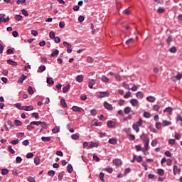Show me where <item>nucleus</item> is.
I'll return each mask as SVG.
<instances>
[{"label":"nucleus","mask_w":182,"mask_h":182,"mask_svg":"<svg viewBox=\"0 0 182 182\" xmlns=\"http://www.w3.org/2000/svg\"><path fill=\"white\" fill-rule=\"evenodd\" d=\"M141 139L142 141L144 142V148H143V153L146 156L147 150H149V143H150V139H149V136L147 135L143 134L140 136Z\"/></svg>","instance_id":"f257e3e1"},{"label":"nucleus","mask_w":182,"mask_h":182,"mask_svg":"<svg viewBox=\"0 0 182 182\" xmlns=\"http://www.w3.org/2000/svg\"><path fill=\"white\" fill-rule=\"evenodd\" d=\"M100 95H97V97L99 99H103V97H108L110 96V93L109 92H100Z\"/></svg>","instance_id":"f03ea898"},{"label":"nucleus","mask_w":182,"mask_h":182,"mask_svg":"<svg viewBox=\"0 0 182 182\" xmlns=\"http://www.w3.org/2000/svg\"><path fill=\"white\" fill-rule=\"evenodd\" d=\"M64 46H68L67 52L68 53H72V44L68 43V41L63 42Z\"/></svg>","instance_id":"7ed1b4c3"},{"label":"nucleus","mask_w":182,"mask_h":182,"mask_svg":"<svg viewBox=\"0 0 182 182\" xmlns=\"http://www.w3.org/2000/svg\"><path fill=\"white\" fill-rule=\"evenodd\" d=\"M104 107H105L107 110H113V106L107 102H104Z\"/></svg>","instance_id":"20e7f679"},{"label":"nucleus","mask_w":182,"mask_h":182,"mask_svg":"<svg viewBox=\"0 0 182 182\" xmlns=\"http://www.w3.org/2000/svg\"><path fill=\"white\" fill-rule=\"evenodd\" d=\"M28 77L25 74H22L21 77H20L18 80V83H21L22 85L23 83V80Z\"/></svg>","instance_id":"39448f33"},{"label":"nucleus","mask_w":182,"mask_h":182,"mask_svg":"<svg viewBox=\"0 0 182 182\" xmlns=\"http://www.w3.org/2000/svg\"><path fill=\"white\" fill-rule=\"evenodd\" d=\"M88 147L90 149H93V147H99V143L98 142H93V141H91L89 145H88Z\"/></svg>","instance_id":"423d86ee"},{"label":"nucleus","mask_w":182,"mask_h":182,"mask_svg":"<svg viewBox=\"0 0 182 182\" xmlns=\"http://www.w3.org/2000/svg\"><path fill=\"white\" fill-rule=\"evenodd\" d=\"M23 110H25L26 112H29L31 110H33V106H23Z\"/></svg>","instance_id":"0eeeda50"},{"label":"nucleus","mask_w":182,"mask_h":182,"mask_svg":"<svg viewBox=\"0 0 182 182\" xmlns=\"http://www.w3.org/2000/svg\"><path fill=\"white\" fill-rule=\"evenodd\" d=\"M173 171L174 176H176L177 173H180V168H178V166H177V165L173 166Z\"/></svg>","instance_id":"6e6552de"},{"label":"nucleus","mask_w":182,"mask_h":182,"mask_svg":"<svg viewBox=\"0 0 182 182\" xmlns=\"http://www.w3.org/2000/svg\"><path fill=\"white\" fill-rule=\"evenodd\" d=\"M7 63H9V65H11V66H17L18 65V63L9 59L7 60Z\"/></svg>","instance_id":"1a4fd4ad"},{"label":"nucleus","mask_w":182,"mask_h":182,"mask_svg":"<svg viewBox=\"0 0 182 182\" xmlns=\"http://www.w3.org/2000/svg\"><path fill=\"white\" fill-rule=\"evenodd\" d=\"M146 100L148 102H150L151 103H154V102H156V97L153 96H149L146 97Z\"/></svg>","instance_id":"9d476101"},{"label":"nucleus","mask_w":182,"mask_h":182,"mask_svg":"<svg viewBox=\"0 0 182 182\" xmlns=\"http://www.w3.org/2000/svg\"><path fill=\"white\" fill-rule=\"evenodd\" d=\"M108 143L109 144H117V139L114 138L109 139Z\"/></svg>","instance_id":"9b49d317"},{"label":"nucleus","mask_w":182,"mask_h":182,"mask_svg":"<svg viewBox=\"0 0 182 182\" xmlns=\"http://www.w3.org/2000/svg\"><path fill=\"white\" fill-rule=\"evenodd\" d=\"M69 89H70V85L68 84L63 88V93H68V92H69Z\"/></svg>","instance_id":"f8f14e48"},{"label":"nucleus","mask_w":182,"mask_h":182,"mask_svg":"<svg viewBox=\"0 0 182 182\" xmlns=\"http://www.w3.org/2000/svg\"><path fill=\"white\" fill-rule=\"evenodd\" d=\"M45 70H46V67L45 65H42L38 68V73H42V72H45Z\"/></svg>","instance_id":"ddd939ff"},{"label":"nucleus","mask_w":182,"mask_h":182,"mask_svg":"<svg viewBox=\"0 0 182 182\" xmlns=\"http://www.w3.org/2000/svg\"><path fill=\"white\" fill-rule=\"evenodd\" d=\"M113 163L115 166H120L122 164V160L116 159L113 161Z\"/></svg>","instance_id":"4468645a"},{"label":"nucleus","mask_w":182,"mask_h":182,"mask_svg":"<svg viewBox=\"0 0 182 182\" xmlns=\"http://www.w3.org/2000/svg\"><path fill=\"white\" fill-rule=\"evenodd\" d=\"M92 124L93 126H102L103 124L102 122H99L97 119H94L92 121Z\"/></svg>","instance_id":"2eb2a0df"},{"label":"nucleus","mask_w":182,"mask_h":182,"mask_svg":"<svg viewBox=\"0 0 182 182\" xmlns=\"http://www.w3.org/2000/svg\"><path fill=\"white\" fill-rule=\"evenodd\" d=\"M72 110H73V112H82V108H80L77 106H73L72 107Z\"/></svg>","instance_id":"dca6fc26"},{"label":"nucleus","mask_w":182,"mask_h":182,"mask_svg":"<svg viewBox=\"0 0 182 182\" xmlns=\"http://www.w3.org/2000/svg\"><path fill=\"white\" fill-rule=\"evenodd\" d=\"M107 124L110 129H113V127H114V122H113V121H108Z\"/></svg>","instance_id":"f3484780"},{"label":"nucleus","mask_w":182,"mask_h":182,"mask_svg":"<svg viewBox=\"0 0 182 182\" xmlns=\"http://www.w3.org/2000/svg\"><path fill=\"white\" fill-rule=\"evenodd\" d=\"M173 112V107H168L164 110V113H171Z\"/></svg>","instance_id":"a211bd4d"},{"label":"nucleus","mask_w":182,"mask_h":182,"mask_svg":"<svg viewBox=\"0 0 182 182\" xmlns=\"http://www.w3.org/2000/svg\"><path fill=\"white\" fill-rule=\"evenodd\" d=\"M96 83V81H95V80H91L90 82H89V87L90 89H93V85H95Z\"/></svg>","instance_id":"6ab92c4d"},{"label":"nucleus","mask_w":182,"mask_h":182,"mask_svg":"<svg viewBox=\"0 0 182 182\" xmlns=\"http://www.w3.org/2000/svg\"><path fill=\"white\" fill-rule=\"evenodd\" d=\"M47 83L48 85H55V81H53V79H52V77H48Z\"/></svg>","instance_id":"aec40b11"},{"label":"nucleus","mask_w":182,"mask_h":182,"mask_svg":"<svg viewBox=\"0 0 182 182\" xmlns=\"http://www.w3.org/2000/svg\"><path fill=\"white\" fill-rule=\"evenodd\" d=\"M76 80L77 82H79V83H82V82H83V75H77Z\"/></svg>","instance_id":"412c9836"},{"label":"nucleus","mask_w":182,"mask_h":182,"mask_svg":"<svg viewBox=\"0 0 182 182\" xmlns=\"http://www.w3.org/2000/svg\"><path fill=\"white\" fill-rule=\"evenodd\" d=\"M171 122L170 121H163L162 122V125L164 126V127H166V126H171Z\"/></svg>","instance_id":"4be33fe9"},{"label":"nucleus","mask_w":182,"mask_h":182,"mask_svg":"<svg viewBox=\"0 0 182 182\" xmlns=\"http://www.w3.org/2000/svg\"><path fill=\"white\" fill-rule=\"evenodd\" d=\"M67 171L68 173H72V171H73V166H72L71 164H68V166H67Z\"/></svg>","instance_id":"5701e85b"},{"label":"nucleus","mask_w":182,"mask_h":182,"mask_svg":"<svg viewBox=\"0 0 182 182\" xmlns=\"http://www.w3.org/2000/svg\"><path fill=\"white\" fill-rule=\"evenodd\" d=\"M59 55V50H55L50 55L51 58L58 56Z\"/></svg>","instance_id":"b1692460"},{"label":"nucleus","mask_w":182,"mask_h":182,"mask_svg":"<svg viewBox=\"0 0 182 182\" xmlns=\"http://www.w3.org/2000/svg\"><path fill=\"white\" fill-rule=\"evenodd\" d=\"M14 106L18 109V110H23V106H22V105L21 103H17L15 104Z\"/></svg>","instance_id":"393cba45"},{"label":"nucleus","mask_w":182,"mask_h":182,"mask_svg":"<svg viewBox=\"0 0 182 182\" xmlns=\"http://www.w3.org/2000/svg\"><path fill=\"white\" fill-rule=\"evenodd\" d=\"M157 174H159V176H164V169H157Z\"/></svg>","instance_id":"a878e982"},{"label":"nucleus","mask_w":182,"mask_h":182,"mask_svg":"<svg viewBox=\"0 0 182 182\" xmlns=\"http://www.w3.org/2000/svg\"><path fill=\"white\" fill-rule=\"evenodd\" d=\"M60 130V127H55L52 129V132L53 133L55 134V133H59Z\"/></svg>","instance_id":"bb28decb"},{"label":"nucleus","mask_w":182,"mask_h":182,"mask_svg":"<svg viewBox=\"0 0 182 182\" xmlns=\"http://www.w3.org/2000/svg\"><path fill=\"white\" fill-rule=\"evenodd\" d=\"M28 92L29 93V95H33L35 93V92L33 91V88H32V86H28Z\"/></svg>","instance_id":"cd10ccee"},{"label":"nucleus","mask_w":182,"mask_h":182,"mask_svg":"<svg viewBox=\"0 0 182 182\" xmlns=\"http://www.w3.org/2000/svg\"><path fill=\"white\" fill-rule=\"evenodd\" d=\"M50 136H42L41 140L43 141H50Z\"/></svg>","instance_id":"c85d7f7f"},{"label":"nucleus","mask_w":182,"mask_h":182,"mask_svg":"<svg viewBox=\"0 0 182 182\" xmlns=\"http://www.w3.org/2000/svg\"><path fill=\"white\" fill-rule=\"evenodd\" d=\"M8 173H9V170H8L7 168H3L1 170L2 176H6V174H8Z\"/></svg>","instance_id":"c756f323"},{"label":"nucleus","mask_w":182,"mask_h":182,"mask_svg":"<svg viewBox=\"0 0 182 182\" xmlns=\"http://www.w3.org/2000/svg\"><path fill=\"white\" fill-rule=\"evenodd\" d=\"M31 125L41 126V121H33L31 122Z\"/></svg>","instance_id":"7c9ffc66"},{"label":"nucleus","mask_w":182,"mask_h":182,"mask_svg":"<svg viewBox=\"0 0 182 182\" xmlns=\"http://www.w3.org/2000/svg\"><path fill=\"white\" fill-rule=\"evenodd\" d=\"M34 163H35V164H36V166H38L39 164V163H41V159L39 158V156H36L34 159Z\"/></svg>","instance_id":"2f4dec72"},{"label":"nucleus","mask_w":182,"mask_h":182,"mask_svg":"<svg viewBox=\"0 0 182 182\" xmlns=\"http://www.w3.org/2000/svg\"><path fill=\"white\" fill-rule=\"evenodd\" d=\"M32 117H35L36 120L39 119V113L38 112H34L31 114Z\"/></svg>","instance_id":"473e14b6"},{"label":"nucleus","mask_w":182,"mask_h":182,"mask_svg":"<svg viewBox=\"0 0 182 182\" xmlns=\"http://www.w3.org/2000/svg\"><path fill=\"white\" fill-rule=\"evenodd\" d=\"M60 103H61L63 107H65V108L68 107V105L66 104V101L65 100V99H62L60 100Z\"/></svg>","instance_id":"72a5a7b5"},{"label":"nucleus","mask_w":182,"mask_h":182,"mask_svg":"<svg viewBox=\"0 0 182 182\" xmlns=\"http://www.w3.org/2000/svg\"><path fill=\"white\" fill-rule=\"evenodd\" d=\"M169 52H171V53H176V52H177V48H176V46H173L169 49Z\"/></svg>","instance_id":"f704fd0d"},{"label":"nucleus","mask_w":182,"mask_h":182,"mask_svg":"<svg viewBox=\"0 0 182 182\" xmlns=\"http://www.w3.org/2000/svg\"><path fill=\"white\" fill-rule=\"evenodd\" d=\"M7 149L9 153H11V154H15V150L12 149V146L9 145Z\"/></svg>","instance_id":"c9c22d12"},{"label":"nucleus","mask_w":182,"mask_h":182,"mask_svg":"<svg viewBox=\"0 0 182 182\" xmlns=\"http://www.w3.org/2000/svg\"><path fill=\"white\" fill-rule=\"evenodd\" d=\"M130 103L132 105V106H137V100L132 99L131 100Z\"/></svg>","instance_id":"e433bc0d"},{"label":"nucleus","mask_w":182,"mask_h":182,"mask_svg":"<svg viewBox=\"0 0 182 182\" xmlns=\"http://www.w3.org/2000/svg\"><path fill=\"white\" fill-rule=\"evenodd\" d=\"M71 139H73V140H77V139H79V134H74L71 135Z\"/></svg>","instance_id":"4c0bfd02"},{"label":"nucleus","mask_w":182,"mask_h":182,"mask_svg":"<svg viewBox=\"0 0 182 182\" xmlns=\"http://www.w3.org/2000/svg\"><path fill=\"white\" fill-rule=\"evenodd\" d=\"M137 97H138V99H143V97H144V94H143V92H138Z\"/></svg>","instance_id":"58836bf2"},{"label":"nucleus","mask_w":182,"mask_h":182,"mask_svg":"<svg viewBox=\"0 0 182 182\" xmlns=\"http://www.w3.org/2000/svg\"><path fill=\"white\" fill-rule=\"evenodd\" d=\"M102 82L107 83V82H109V78L107 77H106V75H102Z\"/></svg>","instance_id":"ea45409f"},{"label":"nucleus","mask_w":182,"mask_h":182,"mask_svg":"<svg viewBox=\"0 0 182 182\" xmlns=\"http://www.w3.org/2000/svg\"><path fill=\"white\" fill-rule=\"evenodd\" d=\"M40 126H41L43 129H47L48 124H46V122H41Z\"/></svg>","instance_id":"a19ab883"},{"label":"nucleus","mask_w":182,"mask_h":182,"mask_svg":"<svg viewBox=\"0 0 182 182\" xmlns=\"http://www.w3.org/2000/svg\"><path fill=\"white\" fill-rule=\"evenodd\" d=\"M11 144H13V146H16L18 143H19V139L12 140L10 141Z\"/></svg>","instance_id":"79ce46f5"},{"label":"nucleus","mask_w":182,"mask_h":182,"mask_svg":"<svg viewBox=\"0 0 182 182\" xmlns=\"http://www.w3.org/2000/svg\"><path fill=\"white\" fill-rule=\"evenodd\" d=\"M159 109L160 105H155L153 106V110H154L155 112H159Z\"/></svg>","instance_id":"37998d69"},{"label":"nucleus","mask_w":182,"mask_h":182,"mask_svg":"<svg viewBox=\"0 0 182 182\" xmlns=\"http://www.w3.org/2000/svg\"><path fill=\"white\" fill-rule=\"evenodd\" d=\"M134 42V39L133 38H129L126 41L127 45H130Z\"/></svg>","instance_id":"c03bdc74"},{"label":"nucleus","mask_w":182,"mask_h":182,"mask_svg":"<svg viewBox=\"0 0 182 182\" xmlns=\"http://www.w3.org/2000/svg\"><path fill=\"white\" fill-rule=\"evenodd\" d=\"M151 116L150 112H145L144 113V117H146V119H150Z\"/></svg>","instance_id":"a18cd8bd"},{"label":"nucleus","mask_w":182,"mask_h":182,"mask_svg":"<svg viewBox=\"0 0 182 182\" xmlns=\"http://www.w3.org/2000/svg\"><path fill=\"white\" fill-rule=\"evenodd\" d=\"M171 42H173V38H171V36H169L166 39V43H168V45H170Z\"/></svg>","instance_id":"49530a36"},{"label":"nucleus","mask_w":182,"mask_h":182,"mask_svg":"<svg viewBox=\"0 0 182 182\" xmlns=\"http://www.w3.org/2000/svg\"><path fill=\"white\" fill-rule=\"evenodd\" d=\"M87 61L88 62V63H93V62H95V60L93 59V58L89 56L87 58Z\"/></svg>","instance_id":"de8ad7c7"},{"label":"nucleus","mask_w":182,"mask_h":182,"mask_svg":"<svg viewBox=\"0 0 182 182\" xmlns=\"http://www.w3.org/2000/svg\"><path fill=\"white\" fill-rule=\"evenodd\" d=\"M130 110H131L130 107H125L124 112L125 114H129L130 113Z\"/></svg>","instance_id":"09e8293b"},{"label":"nucleus","mask_w":182,"mask_h":182,"mask_svg":"<svg viewBox=\"0 0 182 182\" xmlns=\"http://www.w3.org/2000/svg\"><path fill=\"white\" fill-rule=\"evenodd\" d=\"M114 77L116 80H118V82H120L122 80V77L119 74H115Z\"/></svg>","instance_id":"8fccbe9b"},{"label":"nucleus","mask_w":182,"mask_h":182,"mask_svg":"<svg viewBox=\"0 0 182 182\" xmlns=\"http://www.w3.org/2000/svg\"><path fill=\"white\" fill-rule=\"evenodd\" d=\"M14 124H16V126H22V122H21L18 119H16L14 121Z\"/></svg>","instance_id":"3c124183"},{"label":"nucleus","mask_w":182,"mask_h":182,"mask_svg":"<svg viewBox=\"0 0 182 182\" xmlns=\"http://www.w3.org/2000/svg\"><path fill=\"white\" fill-rule=\"evenodd\" d=\"M23 136H25V133L23 132H18L16 134V137H18V139L23 137Z\"/></svg>","instance_id":"603ef678"},{"label":"nucleus","mask_w":182,"mask_h":182,"mask_svg":"<svg viewBox=\"0 0 182 182\" xmlns=\"http://www.w3.org/2000/svg\"><path fill=\"white\" fill-rule=\"evenodd\" d=\"M176 122H181L182 124V117L180 114H177L176 116Z\"/></svg>","instance_id":"864d4df0"},{"label":"nucleus","mask_w":182,"mask_h":182,"mask_svg":"<svg viewBox=\"0 0 182 182\" xmlns=\"http://www.w3.org/2000/svg\"><path fill=\"white\" fill-rule=\"evenodd\" d=\"M21 12L23 15H24V16H29V14H28V11H26V9H22Z\"/></svg>","instance_id":"5fc2aeb1"},{"label":"nucleus","mask_w":182,"mask_h":182,"mask_svg":"<svg viewBox=\"0 0 182 182\" xmlns=\"http://www.w3.org/2000/svg\"><path fill=\"white\" fill-rule=\"evenodd\" d=\"M90 114L92 116H96L97 114V112H96V109H92L91 111H90Z\"/></svg>","instance_id":"6e6d98bb"},{"label":"nucleus","mask_w":182,"mask_h":182,"mask_svg":"<svg viewBox=\"0 0 182 182\" xmlns=\"http://www.w3.org/2000/svg\"><path fill=\"white\" fill-rule=\"evenodd\" d=\"M105 173H103L102 172H101L100 173V179L101 180V181H105Z\"/></svg>","instance_id":"4d7b16f0"},{"label":"nucleus","mask_w":182,"mask_h":182,"mask_svg":"<svg viewBox=\"0 0 182 182\" xmlns=\"http://www.w3.org/2000/svg\"><path fill=\"white\" fill-rule=\"evenodd\" d=\"M48 176H50L51 177H53L55 176V171L51 170L48 172Z\"/></svg>","instance_id":"13d9d810"},{"label":"nucleus","mask_w":182,"mask_h":182,"mask_svg":"<svg viewBox=\"0 0 182 182\" xmlns=\"http://www.w3.org/2000/svg\"><path fill=\"white\" fill-rule=\"evenodd\" d=\"M49 36H50V39H53L55 38V32L50 31L49 33Z\"/></svg>","instance_id":"bf43d9fd"},{"label":"nucleus","mask_w":182,"mask_h":182,"mask_svg":"<svg viewBox=\"0 0 182 182\" xmlns=\"http://www.w3.org/2000/svg\"><path fill=\"white\" fill-rule=\"evenodd\" d=\"M164 154L166 157H171V152H170V151H166Z\"/></svg>","instance_id":"052dcab7"},{"label":"nucleus","mask_w":182,"mask_h":182,"mask_svg":"<svg viewBox=\"0 0 182 182\" xmlns=\"http://www.w3.org/2000/svg\"><path fill=\"white\" fill-rule=\"evenodd\" d=\"M32 157H33V153L30 152V153L26 154V158L27 159H32Z\"/></svg>","instance_id":"680f3d73"},{"label":"nucleus","mask_w":182,"mask_h":182,"mask_svg":"<svg viewBox=\"0 0 182 182\" xmlns=\"http://www.w3.org/2000/svg\"><path fill=\"white\" fill-rule=\"evenodd\" d=\"M141 124H143V119H139V120L137 122V127H140V126H141Z\"/></svg>","instance_id":"e2e57ef3"},{"label":"nucleus","mask_w":182,"mask_h":182,"mask_svg":"<svg viewBox=\"0 0 182 182\" xmlns=\"http://www.w3.org/2000/svg\"><path fill=\"white\" fill-rule=\"evenodd\" d=\"M83 21H85V16H80L78 18V22L82 23V22H83Z\"/></svg>","instance_id":"0e129e2a"},{"label":"nucleus","mask_w":182,"mask_h":182,"mask_svg":"<svg viewBox=\"0 0 182 182\" xmlns=\"http://www.w3.org/2000/svg\"><path fill=\"white\" fill-rule=\"evenodd\" d=\"M27 180H28V181H29V182H35V178H34L33 177H32V176H28V177L27 178Z\"/></svg>","instance_id":"69168bd1"},{"label":"nucleus","mask_w":182,"mask_h":182,"mask_svg":"<svg viewBox=\"0 0 182 182\" xmlns=\"http://www.w3.org/2000/svg\"><path fill=\"white\" fill-rule=\"evenodd\" d=\"M15 20H16V21H21V20H22V16H21V15H16V16H15Z\"/></svg>","instance_id":"338daca9"},{"label":"nucleus","mask_w":182,"mask_h":182,"mask_svg":"<svg viewBox=\"0 0 182 182\" xmlns=\"http://www.w3.org/2000/svg\"><path fill=\"white\" fill-rule=\"evenodd\" d=\"M177 80H180L182 78V74L180 73H178L177 75L176 76Z\"/></svg>","instance_id":"774afa93"}]
</instances>
